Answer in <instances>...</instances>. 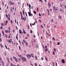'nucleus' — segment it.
I'll list each match as a JSON object with an SVG mask.
<instances>
[{
  "instance_id": "nucleus-9",
  "label": "nucleus",
  "mask_w": 66,
  "mask_h": 66,
  "mask_svg": "<svg viewBox=\"0 0 66 66\" xmlns=\"http://www.w3.org/2000/svg\"><path fill=\"white\" fill-rule=\"evenodd\" d=\"M61 62H62V63H65V60H64V59L62 60Z\"/></svg>"
},
{
  "instance_id": "nucleus-7",
  "label": "nucleus",
  "mask_w": 66,
  "mask_h": 66,
  "mask_svg": "<svg viewBox=\"0 0 66 66\" xmlns=\"http://www.w3.org/2000/svg\"><path fill=\"white\" fill-rule=\"evenodd\" d=\"M55 13H56L58 11V8L56 7L55 10Z\"/></svg>"
},
{
  "instance_id": "nucleus-18",
  "label": "nucleus",
  "mask_w": 66,
  "mask_h": 66,
  "mask_svg": "<svg viewBox=\"0 0 66 66\" xmlns=\"http://www.w3.org/2000/svg\"><path fill=\"white\" fill-rule=\"evenodd\" d=\"M15 61H16V62H17V61H18V59H17V58L16 59V58L15 57Z\"/></svg>"
},
{
  "instance_id": "nucleus-12",
  "label": "nucleus",
  "mask_w": 66,
  "mask_h": 66,
  "mask_svg": "<svg viewBox=\"0 0 66 66\" xmlns=\"http://www.w3.org/2000/svg\"><path fill=\"white\" fill-rule=\"evenodd\" d=\"M1 63H2L3 66H4V62H3V61H1Z\"/></svg>"
},
{
  "instance_id": "nucleus-54",
  "label": "nucleus",
  "mask_w": 66,
  "mask_h": 66,
  "mask_svg": "<svg viewBox=\"0 0 66 66\" xmlns=\"http://www.w3.org/2000/svg\"><path fill=\"white\" fill-rule=\"evenodd\" d=\"M54 51H55H55H56V50H55V48H54Z\"/></svg>"
},
{
  "instance_id": "nucleus-22",
  "label": "nucleus",
  "mask_w": 66,
  "mask_h": 66,
  "mask_svg": "<svg viewBox=\"0 0 66 66\" xmlns=\"http://www.w3.org/2000/svg\"><path fill=\"white\" fill-rule=\"evenodd\" d=\"M34 14H35H35H36V12L35 11H34Z\"/></svg>"
},
{
  "instance_id": "nucleus-44",
  "label": "nucleus",
  "mask_w": 66,
  "mask_h": 66,
  "mask_svg": "<svg viewBox=\"0 0 66 66\" xmlns=\"http://www.w3.org/2000/svg\"><path fill=\"white\" fill-rule=\"evenodd\" d=\"M57 45H60V43L59 42H58L57 43Z\"/></svg>"
},
{
  "instance_id": "nucleus-2",
  "label": "nucleus",
  "mask_w": 66,
  "mask_h": 66,
  "mask_svg": "<svg viewBox=\"0 0 66 66\" xmlns=\"http://www.w3.org/2000/svg\"><path fill=\"white\" fill-rule=\"evenodd\" d=\"M20 14L21 15V17L22 19V20H24V17L23 18V15L22 14V12H20Z\"/></svg>"
},
{
  "instance_id": "nucleus-8",
  "label": "nucleus",
  "mask_w": 66,
  "mask_h": 66,
  "mask_svg": "<svg viewBox=\"0 0 66 66\" xmlns=\"http://www.w3.org/2000/svg\"><path fill=\"white\" fill-rule=\"evenodd\" d=\"M22 60L23 61H24V62L26 61V59L25 58L23 57L22 58Z\"/></svg>"
},
{
  "instance_id": "nucleus-35",
  "label": "nucleus",
  "mask_w": 66,
  "mask_h": 66,
  "mask_svg": "<svg viewBox=\"0 0 66 66\" xmlns=\"http://www.w3.org/2000/svg\"><path fill=\"white\" fill-rule=\"evenodd\" d=\"M23 42L24 43H26V41H25V40H23Z\"/></svg>"
},
{
  "instance_id": "nucleus-13",
  "label": "nucleus",
  "mask_w": 66,
  "mask_h": 66,
  "mask_svg": "<svg viewBox=\"0 0 66 66\" xmlns=\"http://www.w3.org/2000/svg\"><path fill=\"white\" fill-rule=\"evenodd\" d=\"M48 6L49 7L51 6V4H50V2L48 3Z\"/></svg>"
},
{
  "instance_id": "nucleus-45",
  "label": "nucleus",
  "mask_w": 66,
  "mask_h": 66,
  "mask_svg": "<svg viewBox=\"0 0 66 66\" xmlns=\"http://www.w3.org/2000/svg\"><path fill=\"white\" fill-rule=\"evenodd\" d=\"M11 22L12 24H13V21H12V20H11Z\"/></svg>"
},
{
  "instance_id": "nucleus-4",
  "label": "nucleus",
  "mask_w": 66,
  "mask_h": 66,
  "mask_svg": "<svg viewBox=\"0 0 66 66\" xmlns=\"http://www.w3.org/2000/svg\"><path fill=\"white\" fill-rule=\"evenodd\" d=\"M9 4H10V5H11L12 4L13 5L14 4V3L13 2L12 3V2H11V1H10L9 2Z\"/></svg>"
},
{
  "instance_id": "nucleus-20",
  "label": "nucleus",
  "mask_w": 66,
  "mask_h": 66,
  "mask_svg": "<svg viewBox=\"0 0 66 66\" xmlns=\"http://www.w3.org/2000/svg\"><path fill=\"white\" fill-rule=\"evenodd\" d=\"M19 56L20 57V58H22V55H19Z\"/></svg>"
},
{
  "instance_id": "nucleus-16",
  "label": "nucleus",
  "mask_w": 66,
  "mask_h": 66,
  "mask_svg": "<svg viewBox=\"0 0 66 66\" xmlns=\"http://www.w3.org/2000/svg\"><path fill=\"white\" fill-rule=\"evenodd\" d=\"M23 33H24V34H26V32H25V31H24V29H23Z\"/></svg>"
},
{
  "instance_id": "nucleus-60",
  "label": "nucleus",
  "mask_w": 66,
  "mask_h": 66,
  "mask_svg": "<svg viewBox=\"0 0 66 66\" xmlns=\"http://www.w3.org/2000/svg\"><path fill=\"white\" fill-rule=\"evenodd\" d=\"M39 16H41V15L40 14H39Z\"/></svg>"
},
{
  "instance_id": "nucleus-49",
  "label": "nucleus",
  "mask_w": 66,
  "mask_h": 66,
  "mask_svg": "<svg viewBox=\"0 0 66 66\" xmlns=\"http://www.w3.org/2000/svg\"><path fill=\"white\" fill-rule=\"evenodd\" d=\"M5 47H6V49H7V46H6V45H5Z\"/></svg>"
},
{
  "instance_id": "nucleus-34",
  "label": "nucleus",
  "mask_w": 66,
  "mask_h": 66,
  "mask_svg": "<svg viewBox=\"0 0 66 66\" xmlns=\"http://www.w3.org/2000/svg\"><path fill=\"white\" fill-rule=\"evenodd\" d=\"M28 30H29V29H30L29 28H30V27H29V26L28 25Z\"/></svg>"
},
{
  "instance_id": "nucleus-46",
  "label": "nucleus",
  "mask_w": 66,
  "mask_h": 66,
  "mask_svg": "<svg viewBox=\"0 0 66 66\" xmlns=\"http://www.w3.org/2000/svg\"><path fill=\"white\" fill-rule=\"evenodd\" d=\"M0 42H2V39L0 38Z\"/></svg>"
},
{
  "instance_id": "nucleus-30",
  "label": "nucleus",
  "mask_w": 66,
  "mask_h": 66,
  "mask_svg": "<svg viewBox=\"0 0 66 66\" xmlns=\"http://www.w3.org/2000/svg\"><path fill=\"white\" fill-rule=\"evenodd\" d=\"M0 46L2 48H3V46L2 45V44H1L0 45Z\"/></svg>"
},
{
  "instance_id": "nucleus-28",
  "label": "nucleus",
  "mask_w": 66,
  "mask_h": 66,
  "mask_svg": "<svg viewBox=\"0 0 66 66\" xmlns=\"http://www.w3.org/2000/svg\"><path fill=\"white\" fill-rule=\"evenodd\" d=\"M52 53L53 55H55V52H53Z\"/></svg>"
},
{
  "instance_id": "nucleus-47",
  "label": "nucleus",
  "mask_w": 66,
  "mask_h": 66,
  "mask_svg": "<svg viewBox=\"0 0 66 66\" xmlns=\"http://www.w3.org/2000/svg\"><path fill=\"white\" fill-rule=\"evenodd\" d=\"M41 60H44V59L43 58V57H41Z\"/></svg>"
},
{
  "instance_id": "nucleus-64",
  "label": "nucleus",
  "mask_w": 66,
  "mask_h": 66,
  "mask_svg": "<svg viewBox=\"0 0 66 66\" xmlns=\"http://www.w3.org/2000/svg\"><path fill=\"white\" fill-rule=\"evenodd\" d=\"M45 48H47V46H45Z\"/></svg>"
},
{
  "instance_id": "nucleus-6",
  "label": "nucleus",
  "mask_w": 66,
  "mask_h": 66,
  "mask_svg": "<svg viewBox=\"0 0 66 66\" xmlns=\"http://www.w3.org/2000/svg\"><path fill=\"white\" fill-rule=\"evenodd\" d=\"M60 11L61 13H64V11L62 9H61L60 10Z\"/></svg>"
},
{
  "instance_id": "nucleus-43",
  "label": "nucleus",
  "mask_w": 66,
  "mask_h": 66,
  "mask_svg": "<svg viewBox=\"0 0 66 66\" xmlns=\"http://www.w3.org/2000/svg\"><path fill=\"white\" fill-rule=\"evenodd\" d=\"M51 22H53V20L51 19Z\"/></svg>"
},
{
  "instance_id": "nucleus-27",
  "label": "nucleus",
  "mask_w": 66,
  "mask_h": 66,
  "mask_svg": "<svg viewBox=\"0 0 66 66\" xmlns=\"http://www.w3.org/2000/svg\"><path fill=\"white\" fill-rule=\"evenodd\" d=\"M55 6L53 7V10H55Z\"/></svg>"
},
{
  "instance_id": "nucleus-55",
  "label": "nucleus",
  "mask_w": 66,
  "mask_h": 66,
  "mask_svg": "<svg viewBox=\"0 0 66 66\" xmlns=\"http://www.w3.org/2000/svg\"><path fill=\"white\" fill-rule=\"evenodd\" d=\"M55 64H56V65H55L56 66H57V63H56H56H55Z\"/></svg>"
},
{
  "instance_id": "nucleus-61",
  "label": "nucleus",
  "mask_w": 66,
  "mask_h": 66,
  "mask_svg": "<svg viewBox=\"0 0 66 66\" xmlns=\"http://www.w3.org/2000/svg\"><path fill=\"white\" fill-rule=\"evenodd\" d=\"M64 7L65 9H66V5H65V6H64Z\"/></svg>"
},
{
  "instance_id": "nucleus-51",
  "label": "nucleus",
  "mask_w": 66,
  "mask_h": 66,
  "mask_svg": "<svg viewBox=\"0 0 66 66\" xmlns=\"http://www.w3.org/2000/svg\"><path fill=\"white\" fill-rule=\"evenodd\" d=\"M1 29H3V27H2V26H1Z\"/></svg>"
},
{
  "instance_id": "nucleus-26",
  "label": "nucleus",
  "mask_w": 66,
  "mask_h": 66,
  "mask_svg": "<svg viewBox=\"0 0 66 66\" xmlns=\"http://www.w3.org/2000/svg\"><path fill=\"white\" fill-rule=\"evenodd\" d=\"M16 39L17 40H18V36H16Z\"/></svg>"
},
{
  "instance_id": "nucleus-15",
  "label": "nucleus",
  "mask_w": 66,
  "mask_h": 66,
  "mask_svg": "<svg viewBox=\"0 0 66 66\" xmlns=\"http://www.w3.org/2000/svg\"><path fill=\"white\" fill-rule=\"evenodd\" d=\"M31 5L30 4H29V10H31Z\"/></svg>"
},
{
  "instance_id": "nucleus-23",
  "label": "nucleus",
  "mask_w": 66,
  "mask_h": 66,
  "mask_svg": "<svg viewBox=\"0 0 66 66\" xmlns=\"http://www.w3.org/2000/svg\"><path fill=\"white\" fill-rule=\"evenodd\" d=\"M5 37H6V38H7V35L5 34Z\"/></svg>"
},
{
  "instance_id": "nucleus-11",
  "label": "nucleus",
  "mask_w": 66,
  "mask_h": 66,
  "mask_svg": "<svg viewBox=\"0 0 66 66\" xmlns=\"http://www.w3.org/2000/svg\"><path fill=\"white\" fill-rule=\"evenodd\" d=\"M10 11L11 12H12L13 11V9L12 7H11L10 8Z\"/></svg>"
},
{
  "instance_id": "nucleus-1",
  "label": "nucleus",
  "mask_w": 66,
  "mask_h": 66,
  "mask_svg": "<svg viewBox=\"0 0 66 66\" xmlns=\"http://www.w3.org/2000/svg\"><path fill=\"white\" fill-rule=\"evenodd\" d=\"M29 11L30 12H28L29 16L31 17V16H33V14H31V10H30V9H29Z\"/></svg>"
},
{
  "instance_id": "nucleus-50",
  "label": "nucleus",
  "mask_w": 66,
  "mask_h": 66,
  "mask_svg": "<svg viewBox=\"0 0 66 66\" xmlns=\"http://www.w3.org/2000/svg\"><path fill=\"white\" fill-rule=\"evenodd\" d=\"M5 15L6 17H8V16L6 14Z\"/></svg>"
},
{
  "instance_id": "nucleus-5",
  "label": "nucleus",
  "mask_w": 66,
  "mask_h": 66,
  "mask_svg": "<svg viewBox=\"0 0 66 66\" xmlns=\"http://www.w3.org/2000/svg\"><path fill=\"white\" fill-rule=\"evenodd\" d=\"M27 57L28 58V59H29L31 58V56L29 54H28V55H27Z\"/></svg>"
},
{
  "instance_id": "nucleus-21",
  "label": "nucleus",
  "mask_w": 66,
  "mask_h": 66,
  "mask_svg": "<svg viewBox=\"0 0 66 66\" xmlns=\"http://www.w3.org/2000/svg\"><path fill=\"white\" fill-rule=\"evenodd\" d=\"M12 37L11 36H10V35H9V38H11Z\"/></svg>"
},
{
  "instance_id": "nucleus-19",
  "label": "nucleus",
  "mask_w": 66,
  "mask_h": 66,
  "mask_svg": "<svg viewBox=\"0 0 66 66\" xmlns=\"http://www.w3.org/2000/svg\"><path fill=\"white\" fill-rule=\"evenodd\" d=\"M25 44H26V45L27 46H28V43L27 42H25Z\"/></svg>"
},
{
  "instance_id": "nucleus-14",
  "label": "nucleus",
  "mask_w": 66,
  "mask_h": 66,
  "mask_svg": "<svg viewBox=\"0 0 66 66\" xmlns=\"http://www.w3.org/2000/svg\"><path fill=\"white\" fill-rule=\"evenodd\" d=\"M45 51L46 52H47L48 51V49H47V48H45Z\"/></svg>"
},
{
  "instance_id": "nucleus-24",
  "label": "nucleus",
  "mask_w": 66,
  "mask_h": 66,
  "mask_svg": "<svg viewBox=\"0 0 66 66\" xmlns=\"http://www.w3.org/2000/svg\"><path fill=\"white\" fill-rule=\"evenodd\" d=\"M5 33H7L8 32V30H5Z\"/></svg>"
},
{
  "instance_id": "nucleus-59",
  "label": "nucleus",
  "mask_w": 66,
  "mask_h": 66,
  "mask_svg": "<svg viewBox=\"0 0 66 66\" xmlns=\"http://www.w3.org/2000/svg\"><path fill=\"white\" fill-rule=\"evenodd\" d=\"M30 32L31 33H32V30H30Z\"/></svg>"
},
{
  "instance_id": "nucleus-48",
  "label": "nucleus",
  "mask_w": 66,
  "mask_h": 66,
  "mask_svg": "<svg viewBox=\"0 0 66 66\" xmlns=\"http://www.w3.org/2000/svg\"><path fill=\"white\" fill-rule=\"evenodd\" d=\"M30 55H31V56H32V55H33V53L31 54H30Z\"/></svg>"
},
{
  "instance_id": "nucleus-31",
  "label": "nucleus",
  "mask_w": 66,
  "mask_h": 66,
  "mask_svg": "<svg viewBox=\"0 0 66 66\" xmlns=\"http://www.w3.org/2000/svg\"><path fill=\"white\" fill-rule=\"evenodd\" d=\"M10 65H11V66H13V63H10Z\"/></svg>"
},
{
  "instance_id": "nucleus-42",
  "label": "nucleus",
  "mask_w": 66,
  "mask_h": 66,
  "mask_svg": "<svg viewBox=\"0 0 66 66\" xmlns=\"http://www.w3.org/2000/svg\"><path fill=\"white\" fill-rule=\"evenodd\" d=\"M19 50H20V46L19 45Z\"/></svg>"
},
{
  "instance_id": "nucleus-39",
  "label": "nucleus",
  "mask_w": 66,
  "mask_h": 66,
  "mask_svg": "<svg viewBox=\"0 0 66 66\" xmlns=\"http://www.w3.org/2000/svg\"><path fill=\"white\" fill-rule=\"evenodd\" d=\"M45 59H46V61H48V59H47L46 57H45Z\"/></svg>"
},
{
  "instance_id": "nucleus-25",
  "label": "nucleus",
  "mask_w": 66,
  "mask_h": 66,
  "mask_svg": "<svg viewBox=\"0 0 66 66\" xmlns=\"http://www.w3.org/2000/svg\"><path fill=\"white\" fill-rule=\"evenodd\" d=\"M59 19H61V18H62V17H61V16H59Z\"/></svg>"
},
{
  "instance_id": "nucleus-17",
  "label": "nucleus",
  "mask_w": 66,
  "mask_h": 66,
  "mask_svg": "<svg viewBox=\"0 0 66 66\" xmlns=\"http://www.w3.org/2000/svg\"><path fill=\"white\" fill-rule=\"evenodd\" d=\"M22 13L23 15H24V10H22Z\"/></svg>"
},
{
  "instance_id": "nucleus-33",
  "label": "nucleus",
  "mask_w": 66,
  "mask_h": 66,
  "mask_svg": "<svg viewBox=\"0 0 66 66\" xmlns=\"http://www.w3.org/2000/svg\"><path fill=\"white\" fill-rule=\"evenodd\" d=\"M2 34H3V35H4V32H3V31H2Z\"/></svg>"
},
{
  "instance_id": "nucleus-56",
  "label": "nucleus",
  "mask_w": 66,
  "mask_h": 66,
  "mask_svg": "<svg viewBox=\"0 0 66 66\" xmlns=\"http://www.w3.org/2000/svg\"><path fill=\"white\" fill-rule=\"evenodd\" d=\"M35 24H34V23L32 24V25H35Z\"/></svg>"
},
{
  "instance_id": "nucleus-53",
  "label": "nucleus",
  "mask_w": 66,
  "mask_h": 66,
  "mask_svg": "<svg viewBox=\"0 0 66 66\" xmlns=\"http://www.w3.org/2000/svg\"><path fill=\"white\" fill-rule=\"evenodd\" d=\"M39 1L40 2H42V0H39Z\"/></svg>"
},
{
  "instance_id": "nucleus-38",
  "label": "nucleus",
  "mask_w": 66,
  "mask_h": 66,
  "mask_svg": "<svg viewBox=\"0 0 66 66\" xmlns=\"http://www.w3.org/2000/svg\"><path fill=\"white\" fill-rule=\"evenodd\" d=\"M5 13L7 14V11H6V10H5Z\"/></svg>"
},
{
  "instance_id": "nucleus-29",
  "label": "nucleus",
  "mask_w": 66,
  "mask_h": 66,
  "mask_svg": "<svg viewBox=\"0 0 66 66\" xmlns=\"http://www.w3.org/2000/svg\"><path fill=\"white\" fill-rule=\"evenodd\" d=\"M52 39L53 40H55V39L54 38V37H52Z\"/></svg>"
},
{
  "instance_id": "nucleus-37",
  "label": "nucleus",
  "mask_w": 66,
  "mask_h": 66,
  "mask_svg": "<svg viewBox=\"0 0 66 66\" xmlns=\"http://www.w3.org/2000/svg\"><path fill=\"white\" fill-rule=\"evenodd\" d=\"M7 19L9 20H10V18L8 17Z\"/></svg>"
},
{
  "instance_id": "nucleus-40",
  "label": "nucleus",
  "mask_w": 66,
  "mask_h": 66,
  "mask_svg": "<svg viewBox=\"0 0 66 66\" xmlns=\"http://www.w3.org/2000/svg\"><path fill=\"white\" fill-rule=\"evenodd\" d=\"M1 25L2 26H4V24L3 23H2L1 24Z\"/></svg>"
},
{
  "instance_id": "nucleus-63",
  "label": "nucleus",
  "mask_w": 66,
  "mask_h": 66,
  "mask_svg": "<svg viewBox=\"0 0 66 66\" xmlns=\"http://www.w3.org/2000/svg\"><path fill=\"white\" fill-rule=\"evenodd\" d=\"M35 65L36 66H37V64L36 63H35Z\"/></svg>"
},
{
  "instance_id": "nucleus-58",
  "label": "nucleus",
  "mask_w": 66,
  "mask_h": 66,
  "mask_svg": "<svg viewBox=\"0 0 66 66\" xmlns=\"http://www.w3.org/2000/svg\"><path fill=\"white\" fill-rule=\"evenodd\" d=\"M24 18H25V19H24V21H26V17H25Z\"/></svg>"
},
{
  "instance_id": "nucleus-57",
  "label": "nucleus",
  "mask_w": 66,
  "mask_h": 66,
  "mask_svg": "<svg viewBox=\"0 0 66 66\" xmlns=\"http://www.w3.org/2000/svg\"><path fill=\"white\" fill-rule=\"evenodd\" d=\"M42 16L43 15V16H44V14H43V13H42Z\"/></svg>"
},
{
  "instance_id": "nucleus-10",
  "label": "nucleus",
  "mask_w": 66,
  "mask_h": 66,
  "mask_svg": "<svg viewBox=\"0 0 66 66\" xmlns=\"http://www.w3.org/2000/svg\"><path fill=\"white\" fill-rule=\"evenodd\" d=\"M19 32L20 34H22V33H23V32H21V29L19 30Z\"/></svg>"
},
{
  "instance_id": "nucleus-36",
  "label": "nucleus",
  "mask_w": 66,
  "mask_h": 66,
  "mask_svg": "<svg viewBox=\"0 0 66 66\" xmlns=\"http://www.w3.org/2000/svg\"><path fill=\"white\" fill-rule=\"evenodd\" d=\"M36 59L37 60L38 59H37V57L36 56V55L35 56V57Z\"/></svg>"
},
{
  "instance_id": "nucleus-52",
  "label": "nucleus",
  "mask_w": 66,
  "mask_h": 66,
  "mask_svg": "<svg viewBox=\"0 0 66 66\" xmlns=\"http://www.w3.org/2000/svg\"><path fill=\"white\" fill-rule=\"evenodd\" d=\"M25 13L26 14V16L27 17L28 16L27 15V12H26Z\"/></svg>"
},
{
  "instance_id": "nucleus-62",
  "label": "nucleus",
  "mask_w": 66,
  "mask_h": 66,
  "mask_svg": "<svg viewBox=\"0 0 66 66\" xmlns=\"http://www.w3.org/2000/svg\"><path fill=\"white\" fill-rule=\"evenodd\" d=\"M15 23H16V20H15Z\"/></svg>"
},
{
  "instance_id": "nucleus-41",
  "label": "nucleus",
  "mask_w": 66,
  "mask_h": 66,
  "mask_svg": "<svg viewBox=\"0 0 66 66\" xmlns=\"http://www.w3.org/2000/svg\"><path fill=\"white\" fill-rule=\"evenodd\" d=\"M36 48H38V45H36Z\"/></svg>"
},
{
  "instance_id": "nucleus-3",
  "label": "nucleus",
  "mask_w": 66,
  "mask_h": 66,
  "mask_svg": "<svg viewBox=\"0 0 66 66\" xmlns=\"http://www.w3.org/2000/svg\"><path fill=\"white\" fill-rule=\"evenodd\" d=\"M12 39H10V40H8L7 42L8 43H12Z\"/></svg>"
},
{
  "instance_id": "nucleus-32",
  "label": "nucleus",
  "mask_w": 66,
  "mask_h": 66,
  "mask_svg": "<svg viewBox=\"0 0 66 66\" xmlns=\"http://www.w3.org/2000/svg\"><path fill=\"white\" fill-rule=\"evenodd\" d=\"M4 54H5V55L6 56V55H7V53H6L5 52L4 53Z\"/></svg>"
}]
</instances>
